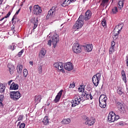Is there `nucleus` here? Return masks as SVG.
<instances>
[{"label":"nucleus","mask_w":128,"mask_h":128,"mask_svg":"<svg viewBox=\"0 0 128 128\" xmlns=\"http://www.w3.org/2000/svg\"><path fill=\"white\" fill-rule=\"evenodd\" d=\"M114 2V0H112V4Z\"/></svg>","instance_id":"nucleus-59"},{"label":"nucleus","mask_w":128,"mask_h":128,"mask_svg":"<svg viewBox=\"0 0 128 128\" xmlns=\"http://www.w3.org/2000/svg\"><path fill=\"white\" fill-rule=\"evenodd\" d=\"M40 54H42V56H46V50L44 49H42L40 51Z\"/></svg>","instance_id":"nucleus-41"},{"label":"nucleus","mask_w":128,"mask_h":128,"mask_svg":"<svg viewBox=\"0 0 128 128\" xmlns=\"http://www.w3.org/2000/svg\"><path fill=\"white\" fill-rule=\"evenodd\" d=\"M109 2L110 0H100V2H101L100 6H103V8H104V6H108Z\"/></svg>","instance_id":"nucleus-20"},{"label":"nucleus","mask_w":128,"mask_h":128,"mask_svg":"<svg viewBox=\"0 0 128 128\" xmlns=\"http://www.w3.org/2000/svg\"><path fill=\"white\" fill-rule=\"evenodd\" d=\"M56 10H58V8L56 6H52V8L48 12V14L46 16V18H50L52 16H54Z\"/></svg>","instance_id":"nucleus-7"},{"label":"nucleus","mask_w":128,"mask_h":128,"mask_svg":"<svg viewBox=\"0 0 128 128\" xmlns=\"http://www.w3.org/2000/svg\"><path fill=\"white\" fill-rule=\"evenodd\" d=\"M118 28H120V25L116 26L113 30L114 36H118L120 34V32L122 28V27H121L120 29H118Z\"/></svg>","instance_id":"nucleus-17"},{"label":"nucleus","mask_w":128,"mask_h":128,"mask_svg":"<svg viewBox=\"0 0 128 128\" xmlns=\"http://www.w3.org/2000/svg\"><path fill=\"white\" fill-rule=\"evenodd\" d=\"M33 8V14L36 16H40L42 12V8L39 6L38 5H34Z\"/></svg>","instance_id":"nucleus-8"},{"label":"nucleus","mask_w":128,"mask_h":128,"mask_svg":"<svg viewBox=\"0 0 128 128\" xmlns=\"http://www.w3.org/2000/svg\"><path fill=\"white\" fill-rule=\"evenodd\" d=\"M29 10H30V12H32V6H30L29 7Z\"/></svg>","instance_id":"nucleus-53"},{"label":"nucleus","mask_w":128,"mask_h":128,"mask_svg":"<svg viewBox=\"0 0 128 128\" xmlns=\"http://www.w3.org/2000/svg\"><path fill=\"white\" fill-rule=\"evenodd\" d=\"M64 68L66 70L70 72V70H74V64L70 62H66L64 64Z\"/></svg>","instance_id":"nucleus-14"},{"label":"nucleus","mask_w":128,"mask_h":128,"mask_svg":"<svg viewBox=\"0 0 128 128\" xmlns=\"http://www.w3.org/2000/svg\"><path fill=\"white\" fill-rule=\"evenodd\" d=\"M99 106L102 108H105L106 107V100L99 101Z\"/></svg>","instance_id":"nucleus-21"},{"label":"nucleus","mask_w":128,"mask_h":128,"mask_svg":"<svg viewBox=\"0 0 128 128\" xmlns=\"http://www.w3.org/2000/svg\"><path fill=\"white\" fill-rule=\"evenodd\" d=\"M102 26H104V28H106V19L104 18L102 22Z\"/></svg>","instance_id":"nucleus-38"},{"label":"nucleus","mask_w":128,"mask_h":128,"mask_svg":"<svg viewBox=\"0 0 128 128\" xmlns=\"http://www.w3.org/2000/svg\"><path fill=\"white\" fill-rule=\"evenodd\" d=\"M62 92H64V90H61L56 96L54 100V102H55V104H56L57 102H60V100L62 94Z\"/></svg>","instance_id":"nucleus-16"},{"label":"nucleus","mask_w":128,"mask_h":128,"mask_svg":"<svg viewBox=\"0 0 128 128\" xmlns=\"http://www.w3.org/2000/svg\"><path fill=\"white\" fill-rule=\"evenodd\" d=\"M116 46V42L114 41H112L111 43V48H114Z\"/></svg>","instance_id":"nucleus-47"},{"label":"nucleus","mask_w":128,"mask_h":128,"mask_svg":"<svg viewBox=\"0 0 128 128\" xmlns=\"http://www.w3.org/2000/svg\"><path fill=\"white\" fill-rule=\"evenodd\" d=\"M85 124H88V126H92L96 122V119L94 118H90L88 119V117L85 116L84 118Z\"/></svg>","instance_id":"nucleus-9"},{"label":"nucleus","mask_w":128,"mask_h":128,"mask_svg":"<svg viewBox=\"0 0 128 128\" xmlns=\"http://www.w3.org/2000/svg\"><path fill=\"white\" fill-rule=\"evenodd\" d=\"M74 98L71 102V106L72 108H75L80 104V102H84V96L80 97L78 94H76L74 97Z\"/></svg>","instance_id":"nucleus-2"},{"label":"nucleus","mask_w":128,"mask_h":128,"mask_svg":"<svg viewBox=\"0 0 128 128\" xmlns=\"http://www.w3.org/2000/svg\"><path fill=\"white\" fill-rule=\"evenodd\" d=\"M114 52V47H110L109 50V54H113Z\"/></svg>","instance_id":"nucleus-40"},{"label":"nucleus","mask_w":128,"mask_h":128,"mask_svg":"<svg viewBox=\"0 0 128 128\" xmlns=\"http://www.w3.org/2000/svg\"><path fill=\"white\" fill-rule=\"evenodd\" d=\"M118 12V7H114L112 8L111 12L112 14H116Z\"/></svg>","instance_id":"nucleus-33"},{"label":"nucleus","mask_w":128,"mask_h":128,"mask_svg":"<svg viewBox=\"0 0 128 128\" xmlns=\"http://www.w3.org/2000/svg\"><path fill=\"white\" fill-rule=\"evenodd\" d=\"M13 26L12 28L14 30V26Z\"/></svg>","instance_id":"nucleus-60"},{"label":"nucleus","mask_w":128,"mask_h":128,"mask_svg":"<svg viewBox=\"0 0 128 128\" xmlns=\"http://www.w3.org/2000/svg\"><path fill=\"white\" fill-rule=\"evenodd\" d=\"M116 92L119 96H122L124 94V88L122 87H119L118 90H116Z\"/></svg>","instance_id":"nucleus-29"},{"label":"nucleus","mask_w":128,"mask_h":128,"mask_svg":"<svg viewBox=\"0 0 128 128\" xmlns=\"http://www.w3.org/2000/svg\"><path fill=\"white\" fill-rule=\"evenodd\" d=\"M100 76H102V74L98 72L94 75L92 78V82L95 86H98L100 80Z\"/></svg>","instance_id":"nucleus-4"},{"label":"nucleus","mask_w":128,"mask_h":128,"mask_svg":"<svg viewBox=\"0 0 128 128\" xmlns=\"http://www.w3.org/2000/svg\"><path fill=\"white\" fill-rule=\"evenodd\" d=\"M30 21L32 22V24L34 25L32 30V32H34V30H36V28H38V18H32L30 20Z\"/></svg>","instance_id":"nucleus-15"},{"label":"nucleus","mask_w":128,"mask_h":128,"mask_svg":"<svg viewBox=\"0 0 128 128\" xmlns=\"http://www.w3.org/2000/svg\"><path fill=\"white\" fill-rule=\"evenodd\" d=\"M38 72L40 74H42V66L40 65L38 66Z\"/></svg>","instance_id":"nucleus-39"},{"label":"nucleus","mask_w":128,"mask_h":128,"mask_svg":"<svg viewBox=\"0 0 128 128\" xmlns=\"http://www.w3.org/2000/svg\"><path fill=\"white\" fill-rule=\"evenodd\" d=\"M62 25H63V24H62V25L60 26V28H62Z\"/></svg>","instance_id":"nucleus-61"},{"label":"nucleus","mask_w":128,"mask_h":128,"mask_svg":"<svg viewBox=\"0 0 128 128\" xmlns=\"http://www.w3.org/2000/svg\"><path fill=\"white\" fill-rule=\"evenodd\" d=\"M12 32H13V34H14V32H16V30H14L12 31Z\"/></svg>","instance_id":"nucleus-58"},{"label":"nucleus","mask_w":128,"mask_h":128,"mask_svg":"<svg viewBox=\"0 0 128 128\" xmlns=\"http://www.w3.org/2000/svg\"><path fill=\"white\" fill-rule=\"evenodd\" d=\"M2 4V0H0V5Z\"/></svg>","instance_id":"nucleus-57"},{"label":"nucleus","mask_w":128,"mask_h":128,"mask_svg":"<svg viewBox=\"0 0 128 128\" xmlns=\"http://www.w3.org/2000/svg\"><path fill=\"white\" fill-rule=\"evenodd\" d=\"M63 124H68L70 122V119H64L62 121Z\"/></svg>","instance_id":"nucleus-36"},{"label":"nucleus","mask_w":128,"mask_h":128,"mask_svg":"<svg viewBox=\"0 0 128 128\" xmlns=\"http://www.w3.org/2000/svg\"><path fill=\"white\" fill-rule=\"evenodd\" d=\"M10 96L14 100H18L20 98V92H10Z\"/></svg>","instance_id":"nucleus-6"},{"label":"nucleus","mask_w":128,"mask_h":128,"mask_svg":"<svg viewBox=\"0 0 128 128\" xmlns=\"http://www.w3.org/2000/svg\"><path fill=\"white\" fill-rule=\"evenodd\" d=\"M20 120H22V115L19 116L16 122H19Z\"/></svg>","instance_id":"nucleus-48"},{"label":"nucleus","mask_w":128,"mask_h":128,"mask_svg":"<svg viewBox=\"0 0 128 128\" xmlns=\"http://www.w3.org/2000/svg\"><path fill=\"white\" fill-rule=\"evenodd\" d=\"M16 20V17L15 16H14L12 20V24H13V26H14V24H16V20Z\"/></svg>","instance_id":"nucleus-43"},{"label":"nucleus","mask_w":128,"mask_h":128,"mask_svg":"<svg viewBox=\"0 0 128 128\" xmlns=\"http://www.w3.org/2000/svg\"><path fill=\"white\" fill-rule=\"evenodd\" d=\"M125 0H120L118 2V8L121 10L124 8V2Z\"/></svg>","instance_id":"nucleus-28"},{"label":"nucleus","mask_w":128,"mask_h":128,"mask_svg":"<svg viewBox=\"0 0 128 128\" xmlns=\"http://www.w3.org/2000/svg\"><path fill=\"white\" fill-rule=\"evenodd\" d=\"M20 8L15 14V16H17V14H18L20 13Z\"/></svg>","instance_id":"nucleus-51"},{"label":"nucleus","mask_w":128,"mask_h":128,"mask_svg":"<svg viewBox=\"0 0 128 128\" xmlns=\"http://www.w3.org/2000/svg\"><path fill=\"white\" fill-rule=\"evenodd\" d=\"M6 90V85L4 84H0V92L4 94Z\"/></svg>","instance_id":"nucleus-26"},{"label":"nucleus","mask_w":128,"mask_h":128,"mask_svg":"<svg viewBox=\"0 0 128 128\" xmlns=\"http://www.w3.org/2000/svg\"><path fill=\"white\" fill-rule=\"evenodd\" d=\"M113 64H114V61Z\"/></svg>","instance_id":"nucleus-64"},{"label":"nucleus","mask_w":128,"mask_h":128,"mask_svg":"<svg viewBox=\"0 0 128 128\" xmlns=\"http://www.w3.org/2000/svg\"><path fill=\"white\" fill-rule=\"evenodd\" d=\"M24 50L22 49V50H20L18 54V56H20L22 54H24Z\"/></svg>","instance_id":"nucleus-46"},{"label":"nucleus","mask_w":128,"mask_h":128,"mask_svg":"<svg viewBox=\"0 0 128 128\" xmlns=\"http://www.w3.org/2000/svg\"><path fill=\"white\" fill-rule=\"evenodd\" d=\"M58 20H60V18H58Z\"/></svg>","instance_id":"nucleus-63"},{"label":"nucleus","mask_w":128,"mask_h":128,"mask_svg":"<svg viewBox=\"0 0 128 128\" xmlns=\"http://www.w3.org/2000/svg\"><path fill=\"white\" fill-rule=\"evenodd\" d=\"M120 118V116L116 115L114 112H110L108 115V122H114L116 120H118Z\"/></svg>","instance_id":"nucleus-5"},{"label":"nucleus","mask_w":128,"mask_h":128,"mask_svg":"<svg viewBox=\"0 0 128 128\" xmlns=\"http://www.w3.org/2000/svg\"><path fill=\"white\" fill-rule=\"evenodd\" d=\"M34 98L35 104H38V102H40V100H42V96L40 95L36 96Z\"/></svg>","instance_id":"nucleus-25"},{"label":"nucleus","mask_w":128,"mask_h":128,"mask_svg":"<svg viewBox=\"0 0 128 128\" xmlns=\"http://www.w3.org/2000/svg\"><path fill=\"white\" fill-rule=\"evenodd\" d=\"M30 64L31 66H34V62L32 61L30 62Z\"/></svg>","instance_id":"nucleus-54"},{"label":"nucleus","mask_w":128,"mask_h":128,"mask_svg":"<svg viewBox=\"0 0 128 128\" xmlns=\"http://www.w3.org/2000/svg\"><path fill=\"white\" fill-rule=\"evenodd\" d=\"M12 80H10V81H8V86H10V84H12Z\"/></svg>","instance_id":"nucleus-52"},{"label":"nucleus","mask_w":128,"mask_h":128,"mask_svg":"<svg viewBox=\"0 0 128 128\" xmlns=\"http://www.w3.org/2000/svg\"><path fill=\"white\" fill-rule=\"evenodd\" d=\"M42 122L44 126H48L50 122V118H48V116H46L42 120Z\"/></svg>","instance_id":"nucleus-23"},{"label":"nucleus","mask_w":128,"mask_h":128,"mask_svg":"<svg viewBox=\"0 0 128 128\" xmlns=\"http://www.w3.org/2000/svg\"><path fill=\"white\" fill-rule=\"evenodd\" d=\"M69 88H74V84H70Z\"/></svg>","instance_id":"nucleus-50"},{"label":"nucleus","mask_w":128,"mask_h":128,"mask_svg":"<svg viewBox=\"0 0 128 128\" xmlns=\"http://www.w3.org/2000/svg\"><path fill=\"white\" fill-rule=\"evenodd\" d=\"M90 100H92V94H90Z\"/></svg>","instance_id":"nucleus-55"},{"label":"nucleus","mask_w":128,"mask_h":128,"mask_svg":"<svg viewBox=\"0 0 128 128\" xmlns=\"http://www.w3.org/2000/svg\"><path fill=\"white\" fill-rule=\"evenodd\" d=\"M16 46L14 43H13L11 46H8V49L12 50H16Z\"/></svg>","instance_id":"nucleus-31"},{"label":"nucleus","mask_w":128,"mask_h":128,"mask_svg":"<svg viewBox=\"0 0 128 128\" xmlns=\"http://www.w3.org/2000/svg\"><path fill=\"white\" fill-rule=\"evenodd\" d=\"M92 12H90V10H88L85 13L84 16H83L82 19L83 20H90L92 18Z\"/></svg>","instance_id":"nucleus-13"},{"label":"nucleus","mask_w":128,"mask_h":128,"mask_svg":"<svg viewBox=\"0 0 128 128\" xmlns=\"http://www.w3.org/2000/svg\"><path fill=\"white\" fill-rule=\"evenodd\" d=\"M19 126V128H24L26 127V124H24V123H22L20 124V122H18L17 124V126Z\"/></svg>","instance_id":"nucleus-34"},{"label":"nucleus","mask_w":128,"mask_h":128,"mask_svg":"<svg viewBox=\"0 0 128 128\" xmlns=\"http://www.w3.org/2000/svg\"><path fill=\"white\" fill-rule=\"evenodd\" d=\"M4 94L0 95V104L2 106V102H4Z\"/></svg>","instance_id":"nucleus-35"},{"label":"nucleus","mask_w":128,"mask_h":128,"mask_svg":"<svg viewBox=\"0 0 128 128\" xmlns=\"http://www.w3.org/2000/svg\"><path fill=\"white\" fill-rule=\"evenodd\" d=\"M54 66L58 68L60 72H64V63L60 62H56L54 64Z\"/></svg>","instance_id":"nucleus-10"},{"label":"nucleus","mask_w":128,"mask_h":128,"mask_svg":"<svg viewBox=\"0 0 128 128\" xmlns=\"http://www.w3.org/2000/svg\"><path fill=\"white\" fill-rule=\"evenodd\" d=\"M76 0H68L66 2L67 4H70V2H76Z\"/></svg>","instance_id":"nucleus-44"},{"label":"nucleus","mask_w":128,"mask_h":128,"mask_svg":"<svg viewBox=\"0 0 128 128\" xmlns=\"http://www.w3.org/2000/svg\"><path fill=\"white\" fill-rule=\"evenodd\" d=\"M72 50L75 54H80V52H82V48L78 44H74Z\"/></svg>","instance_id":"nucleus-11"},{"label":"nucleus","mask_w":128,"mask_h":128,"mask_svg":"<svg viewBox=\"0 0 128 128\" xmlns=\"http://www.w3.org/2000/svg\"><path fill=\"white\" fill-rule=\"evenodd\" d=\"M10 89L14 90H18V84H16L14 82H13L10 86Z\"/></svg>","instance_id":"nucleus-22"},{"label":"nucleus","mask_w":128,"mask_h":128,"mask_svg":"<svg viewBox=\"0 0 128 128\" xmlns=\"http://www.w3.org/2000/svg\"><path fill=\"white\" fill-rule=\"evenodd\" d=\"M116 106L120 110V114H124L126 110H124V105L120 102H116Z\"/></svg>","instance_id":"nucleus-12"},{"label":"nucleus","mask_w":128,"mask_h":128,"mask_svg":"<svg viewBox=\"0 0 128 128\" xmlns=\"http://www.w3.org/2000/svg\"><path fill=\"white\" fill-rule=\"evenodd\" d=\"M68 4L66 3V0H64L62 4V6H68Z\"/></svg>","instance_id":"nucleus-45"},{"label":"nucleus","mask_w":128,"mask_h":128,"mask_svg":"<svg viewBox=\"0 0 128 128\" xmlns=\"http://www.w3.org/2000/svg\"><path fill=\"white\" fill-rule=\"evenodd\" d=\"M28 70L24 69L23 70V75L24 78H26V76H28Z\"/></svg>","instance_id":"nucleus-37"},{"label":"nucleus","mask_w":128,"mask_h":128,"mask_svg":"<svg viewBox=\"0 0 128 128\" xmlns=\"http://www.w3.org/2000/svg\"><path fill=\"white\" fill-rule=\"evenodd\" d=\"M121 76L122 78V80L125 84L126 82V72H124V70H122L121 72Z\"/></svg>","instance_id":"nucleus-24"},{"label":"nucleus","mask_w":128,"mask_h":128,"mask_svg":"<svg viewBox=\"0 0 128 128\" xmlns=\"http://www.w3.org/2000/svg\"><path fill=\"white\" fill-rule=\"evenodd\" d=\"M104 86V85H102L101 88H102V87Z\"/></svg>","instance_id":"nucleus-62"},{"label":"nucleus","mask_w":128,"mask_h":128,"mask_svg":"<svg viewBox=\"0 0 128 128\" xmlns=\"http://www.w3.org/2000/svg\"><path fill=\"white\" fill-rule=\"evenodd\" d=\"M4 18H1L0 20V22H2V20H4Z\"/></svg>","instance_id":"nucleus-56"},{"label":"nucleus","mask_w":128,"mask_h":128,"mask_svg":"<svg viewBox=\"0 0 128 128\" xmlns=\"http://www.w3.org/2000/svg\"><path fill=\"white\" fill-rule=\"evenodd\" d=\"M90 94H88L86 92L82 94V96H83L85 100H88L90 98Z\"/></svg>","instance_id":"nucleus-30"},{"label":"nucleus","mask_w":128,"mask_h":128,"mask_svg":"<svg viewBox=\"0 0 128 128\" xmlns=\"http://www.w3.org/2000/svg\"><path fill=\"white\" fill-rule=\"evenodd\" d=\"M84 49L86 52H90L92 50V44H86V46H84Z\"/></svg>","instance_id":"nucleus-19"},{"label":"nucleus","mask_w":128,"mask_h":128,"mask_svg":"<svg viewBox=\"0 0 128 128\" xmlns=\"http://www.w3.org/2000/svg\"><path fill=\"white\" fill-rule=\"evenodd\" d=\"M10 12H9L7 14L6 16H4L5 18H9V16H10Z\"/></svg>","instance_id":"nucleus-49"},{"label":"nucleus","mask_w":128,"mask_h":128,"mask_svg":"<svg viewBox=\"0 0 128 128\" xmlns=\"http://www.w3.org/2000/svg\"><path fill=\"white\" fill-rule=\"evenodd\" d=\"M82 18H84V15L81 14L74 25L73 28L74 30H78V28H82L84 24Z\"/></svg>","instance_id":"nucleus-3"},{"label":"nucleus","mask_w":128,"mask_h":128,"mask_svg":"<svg viewBox=\"0 0 128 128\" xmlns=\"http://www.w3.org/2000/svg\"><path fill=\"white\" fill-rule=\"evenodd\" d=\"M78 90H80V92H84V85L80 86V87L78 88Z\"/></svg>","instance_id":"nucleus-42"},{"label":"nucleus","mask_w":128,"mask_h":128,"mask_svg":"<svg viewBox=\"0 0 128 128\" xmlns=\"http://www.w3.org/2000/svg\"><path fill=\"white\" fill-rule=\"evenodd\" d=\"M104 100H106V96L104 94H102L99 98V102Z\"/></svg>","instance_id":"nucleus-32"},{"label":"nucleus","mask_w":128,"mask_h":128,"mask_svg":"<svg viewBox=\"0 0 128 128\" xmlns=\"http://www.w3.org/2000/svg\"><path fill=\"white\" fill-rule=\"evenodd\" d=\"M8 68L9 70L10 74H12L14 72V66L12 64H8Z\"/></svg>","instance_id":"nucleus-18"},{"label":"nucleus","mask_w":128,"mask_h":128,"mask_svg":"<svg viewBox=\"0 0 128 128\" xmlns=\"http://www.w3.org/2000/svg\"><path fill=\"white\" fill-rule=\"evenodd\" d=\"M22 68H24V66L20 64H18L17 66V72L18 74H22Z\"/></svg>","instance_id":"nucleus-27"},{"label":"nucleus","mask_w":128,"mask_h":128,"mask_svg":"<svg viewBox=\"0 0 128 128\" xmlns=\"http://www.w3.org/2000/svg\"><path fill=\"white\" fill-rule=\"evenodd\" d=\"M58 34H56V33H54V34L51 36L50 40H48V44L49 46H51L52 44L53 45V46L54 48L56 47V45L58 42H60V38H59Z\"/></svg>","instance_id":"nucleus-1"}]
</instances>
